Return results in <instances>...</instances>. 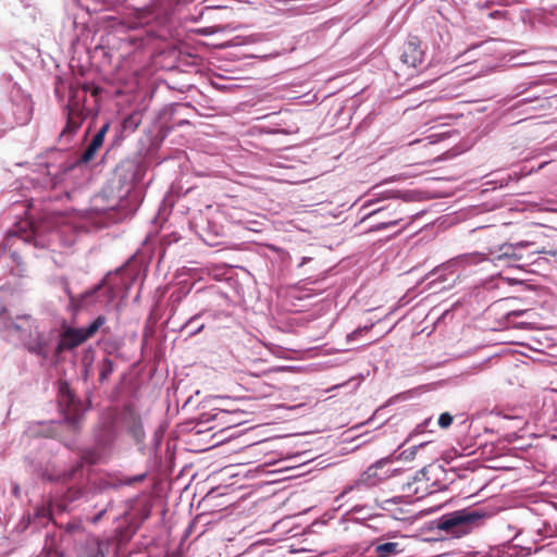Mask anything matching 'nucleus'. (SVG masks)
Wrapping results in <instances>:
<instances>
[{
    "instance_id": "f257e3e1",
    "label": "nucleus",
    "mask_w": 557,
    "mask_h": 557,
    "mask_svg": "<svg viewBox=\"0 0 557 557\" xmlns=\"http://www.w3.org/2000/svg\"><path fill=\"white\" fill-rule=\"evenodd\" d=\"M483 515L478 511L462 509L442 516L437 520L424 522L420 528L423 541H432L449 535L461 537L469 534L478 524Z\"/></svg>"
},
{
    "instance_id": "f03ea898",
    "label": "nucleus",
    "mask_w": 557,
    "mask_h": 557,
    "mask_svg": "<svg viewBox=\"0 0 557 557\" xmlns=\"http://www.w3.org/2000/svg\"><path fill=\"white\" fill-rule=\"evenodd\" d=\"M13 331L9 338H15L22 343L24 348L44 359L48 357V341L40 332L34 318L29 314L17 315Z\"/></svg>"
},
{
    "instance_id": "7ed1b4c3",
    "label": "nucleus",
    "mask_w": 557,
    "mask_h": 557,
    "mask_svg": "<svg viewBox=\"0 0 557 557\" xmlns=\"http://www.w3.org/2000/svg\"><path fill=\"white\" fill-rule=\"evenodd\" d=\"M534 244L535 243L532 240L503 244L496 250L490 251L491 260L507 267L524 269L532 264L536 252H543L542 250L527 251V249L534 246Z\"/></svg>"
},
{
    "instance_id": "20e7f679",
    "label": "nucleus",
    "mask_w": 557,
    "mask_h": 557,
    "mask_svg": "<svg viewBox=\"0 0 557 557\" xmlns=\"http://www.w3.org/2000/svg\"><path fill=\"white\" fill-rule=\"evenodd\" d=\"M106 317L99 315L87 327H64L60 334V341L55 347V354L60 355L65 350H72L78 347L91 338L106 323Z\"/></svg>"
},
{
    "instance_id": "39448f33",
    "label": "nucleus",
    "mask_w": 557,
    "mask_h": 557,
    "mask_svg": "<svg viewBox=\"0 0 557 557\" xmlns=\"http://www.w3.org/2000/svg\"><path fill=\"white\" fill-rule=\"evenodd\" d=\"M59 407L73 429H78L84 417L83 405L76 399L66 382H61L59 386Z\"/></svg>"
},
{
    "instance_id": "423d86ee",
    "label": "nucleus",
    "mask_w": 557,
    "mask_h": 557,
    "mask_svg": "<svg viewBox=\"0 0 557 557\" xmlns=\"http://www.w3.org/2000/svg\"><path fill=\"white\" fill-rule=\"evenodd\" d=\"M78 94L77 89H73L72 95H70L69 103L65 107L67 121L60 137H71L81 127L82 121L85 117L84 104L78 99Z\"/></svg>"
},
{
    "instance_id": "0eeeda50",
    "label": "nucleus",
    "mask_w": 557,
    "mask_h": 557,
    "mask_svg": "<svg viewBox=\"0 0 557 557\" xmlns=\"http://www.w3.org/2000/svg\"><path fill=\"white\" fill-rule=\"evenodd\" d=\"M103 542L95 536L88 535L76 549L77 557H104Z\"/></svg>"
},
{
    "instance_id": "6e6552de",
    "label": "nucleus",
    "mask_w": 557,
    "mask_h": 557,
    "mask_svg": "<svg viewBox=\"0 0 557 557\" xmlns=\"http://www.w3.org/2000/svg\"><path fill=\"white\" fill-rule=\"evenodd\" d=\"M109 128H110V124L106 123L94 135L90 144L88 145V147L85 149V151L83 152V154L81 157V161L82 162L88 163L89 161H91L95 158L97 151L103 145L104 137H106Z\"/></svg>"
},
{
    "instance_id": "1a4fd4ad",
    "label": "nucleus",
    "mask_w": 557,
    "mask_h": 557,
    "mask_svg": "<svg viewBox=\"0 0 557 557\" xmlns=\"http://www.w3.org/2000/svg\"><path fill=\"white\" fill-rule=\"evenodd\" d=\"M443 474V468L440 465H429L420 470V483H425V488L436 486L441 483L440 475Z\"/></svg>"
},
{
    "instance_id": "9d476101",
    "label": "nucleus",
    "mask_w": 557,
    "mask_h": 557,
    "mask_svg": "<svg viewBox=\"0 0 557 557\" xmlns=\"http://www.w3.org/2000/svg\"><path fill=\"white\" fill-rule=\"evenodd\" d=\"M373 553L376 557H389L399 553V544L395 542H387L374 545Z\"/></svg>"
},
{
    "instance_id": "9b49d317",
    "label": "nucleus",
    "mask_w": 557,
    "mask_h": 557,
    "mask_svg": "<svg viewBox=\"0 0 557 557\" xmlns=\"http://www.w3.org/2000/svg\"><path fill=\"white\" fill-rule=\"evenodd\" d=\"M15 324V319H13L9 311L5 308H0V333L5 334L8 337H10L13 325Z\"/></svg>"
},
{
    "instance_id": "f8f14e48",
    "label": "nucleus",
    "mask_w": 557,
    "mask_h": 557,
    "mask_svg": "<svg viewBox=\"0 0 557 557\" xmlns=\"http://www.w3.org/2000/svg\"><path fill=\"white\" fill-rule=\"evenodd\" d=\"M77 89L79 91L78 99L83 102L85 106V101L87 98V92L90 91L92 97H98V95L101 92L100 87H95L89 84H84L81 88L79 87H71L70 95H72V90Z\"/></svg>"
},
{
    "instance_id": "ddd939ff",
    "label": "nucleus",
    "mask_w": 557,
    "mask_h": 557,
    "mask_svg": "<svg viewBox=\"0 0 557 557\" xmlns=\"http://www.w3.org/2000/svg\"><path fill=\"white\" fill-rule=\"evenodd\" d=\"M443 505H444L443 500H441L436 504H431L430 502H428L426 498L420 497V518H422L423 516L430 515L431 512L442 508Z\"/></svg>"
},
{
    "instance_id": "4468645a",
    "label": "nucleus",
    "mask_w": 557,
    "mask_h": 557,
    "mask_svg": "<svg viewBox=\"0 0 557 557\" xmlns=\"http://www.w3.org/2000/svg\"><path fill=\"white\" fill-rule=\"evenodd\" d=\"M113 370H114L113 361L109 358L103 359L100 363L99 380L101 382L108 380L109 376L112 374Z\"/></svg>"
},
{
    "instance_id": "2eb2a0df",
    "label": "nucleus",
    "mask_w": 557,
    "mask_h": 557,
    "mask_svg": "<svg viewBox=\"0 0 557 557\" xmlns=\"http://www.w3.org/2000/svg\"><path fill=\"white\" fill-rule=\"evenodd\" d=\"M129 432L133 435V437L136 440V442H140L144 438L145 432H144V428H143L140 419H138V418L133 419V423L129 426Z\"/></svg>"
},
{
    "instance_id": "dca6fc26",
    "label": "nucleus",
    "mask_w": 557,
    "mask_h": 557,
    "mask_svg": "<svg viewBox=\"0 0 557 557\" xmlns=\"http://www.w3.org/2000/svg\"><path fill=\"white\" fill-rule=\"evenodd\" d=\"M82 460L89 465H96L100 460V455L95 450H86L83 453Z\"/></svg>"
},
{
    "instance_id": "f3484780",
    "label": "nucleus",
    "mask_w": 557,
    "mask_h": 557,
    "mask_svg": "<svg viewBox=\"0 0 557 557\" xmlns=\"http://www.w3.org/2000/svg\"><path fill=\"white\" fill-rule=\"evenodd\" d=\"M83 469V461L77 462L75 466H73L69 471L64 472L62 474L63 481L71 480L77 472H79Z\"/></svg>"
},
{
    "instance_id": "a211bd4d",
    "label": "nucleus",
    "mask_w": 557,
    "mask_h": 557,
    "mask_svg": "<svg viewBox=\"0 0 557 557\" xmlns=\"http://www.w3.org/2000/svg\"><path fill=\"white\" fill-rule=\"evenodd\" d=\"M453 420H454V418L450 413L444 412L440 416V418L437 420V424L442 429H447L453 423Z\"/></svg>"
},
{
    "instance_id": "6ab92c4d",
    "label": "nucleus",
    "mask_w": 557,
    "mask_h": 557,
    "mask_svg": "<svg viewBox=\"0 0 557 557\" xmlns=\"http://www.w3.org/2000/svg\"><path fill=\"white\" fill-rule=\"evenodd\" d=\"M386 463H388L387 460H380L377 461L376 463H374L373 466L369 467L368 470L366 471V474L368 478H372V476H377V469L382 468L383 466H385Z\"/></svg>"
},
{
    "instance_id": "aec40b11",
    "label": "nucleus",
    "mask_w": 557,
    "mask_h": 557,
    "mask_svg": "<svg viewBox=\"0 0 557 557\" xmlns=\"http://www.w3.org/2000/svg\"><path fill=\"white\" fill-rule=\"evenodd\" d=\"M371 327H372V325L364 326V327H359V329L355 330L354 332H351L350 334H348L347 339L348 341H354L358 336L362 335L363 332H369Z\"/></svg>"
},
{
    "instance_id": "412c9836",
    "label": "nucleus",
    "mask_w": 557,
    "mask_h": 557,
    "mask_svg": "<svg viewBox=\"0 0 557 557\" xmlns=\"http://www.w3.org/2000/svg\"><path fill=\"white\" fill-rule=\"evenodd\" d=\"M145 478H146V474L135 475V476L125 479L124 483L126 485H133V484H135L137 482L144 481Z\"/></svg>"
},
{
    "instance_id": "4be33fe9",
    "label": "nucleus",
    "mask_w": 557,
    "mask_h": 557,
    "mask_svg": "<svg viewBox=\"0 0 557 557\" xmlns=\"http://www.w3.org/2000/svg\"><path fill=\"white\" fill-rule=\"evenodd\" d=\"M104 513H106V509H103V510L99 511V512H98V513H97V515L91 519V523H94V524L98 523V522L102 519V517L104 516Z\"/></svg>"
},
{
    "instance_id": "5701e85b",
    "label": "nucleus",
    "mask_w": 557,
    "mask_h": 557,
    "mask_svg": "<svg viewBox=\"0 0 557 557\" xmlns=\"http://www.w3.org/2000/svg\"><path fill=\"white\" fill-rule=\"evenodd\" d=\"M265 388L262 391L265 396H270L273 394L275 387L270 384H264Z\"/></svg>"
},
{
    "instance_id": "b1692460",
    "label": "nucleus",
    "mask_w": 557,
    "mask_h": 557,
    "mask_svg": "<svg viewBox=\"0 0 557 557\" xmlns=\"http://www.w3.org/2000/svg\"><path fill=\"white\" fill-rule=\"evenodd\" d=\"M432 422V419H425L422 423H420V433H422Z\"/></svg>"
},
{
    "instance_id": "393cba45",
    "label": "nucleus",
    "mask_w": 557,
    "mask_h": 557,
    "mask_svg": "<svg viewBox=\"0 0 557 557\" xmlns=\"http://www.w3.org/2000/svg\"><path fill=\"white\" fill-rule=\"evenodd\" d=\"M102 287V284L97 285L94 289L90 292H87L83 297H89L96 294L100 288Z\"/></svg>"
},
{
    "instance_id": "a878e982",
    "label": "nucleus",
    "mask_w": 557,
    "mask_h": 557,
    "mask_svg": "<svg viewBox=\"0 0 557 557\" xmlns=\"http://www.w3.org/2000/svg\"><path fill=\"white\" fill-rule=\"evenodd\" d=\"M403 57H404V62L405 63H408V64H411L412 66H416V59L414 58H412V60L410 61L407 53H404Z\"/></svg>"
},
{
    "instance_id": "bb28decb",
    "label": "nucleus",
    "mask_w": 557,
    "mask_h": 557,
    "mask_svg": "<svg viewBox=\"0 0 557 557\" xmlns=\"http://www.w3.org/2000/svg\"><path fill=\"white\" fill-rule=\"evenodd\" d=\"M524 313V311H510L508 314H507V318L509 319L510 317H518L520 314Z\"/></svg>"
},
{
    "instance_id": "cd10ccee",
    "label": "nucleus",
    "mask_w": 557,
    "mask_h": 557,
    "mask_svg": "<svg viewBox=\"0 0 557 557\" xmlns=\"http://www.w3.org/2000/svg\"><path fill=\"white\" fill-rule=\"evenodd\" d=\"M422 106H429V100H423V101H421V102H420V107H422Z\"/></svg>"
},
{
    "instance_id": "c85d7f7f",
    "label": "nucleus",
    "mask_w": 557,
    "mask_h": 557,
    "mask_svg": "<svg viewBox=\"0 0 557 557\" xmlns=\"http://www.w3.org/2000/svg\"><path fill=\"white\" fill-rule=\"evenodd\" d=\"M66 293H67V294H69V296L71 297V300H73V296H72L71 290H70V288H69V287H66Z\"/></svg>"
},
{
    "instance_id": "c756f323",
    "label": "nucleus",
    "mask_w": 557,
    "mask_h": 557,
    "mask_svg": "<svg viewBox=\"0 0 557 557\" xmlns=\"http://www.w3.org/2000/svg\"><path fill=\"white\" fill-rule=\"evenodd\" d=\"M203 327H205V325H203V324H202V325H200V326L196 330V332H195V333H198V332L202 331V329H203Z\"/></svg>"
}]
</instances>
